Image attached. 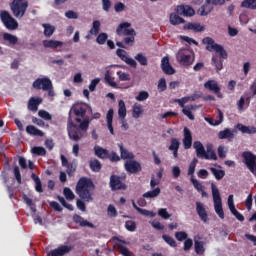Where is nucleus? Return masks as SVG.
<instances>
[{"mask_svg": "<svg viewBox=\"0 0 256 256\" xmlns=\"http://www.w3.org/2000/svg\"><path fill=\"white\" fill-rule=\"evenodd\" d=\"M90 123L91 120L87 116V105L73 106L69 111L67 122L69 139L72 141H81L87 135Z\"/></svg>", "mask_w": 256, "mask_h": 256, "instance_id": "nucleus-1", "label": "nucleus"}, {"mask_svg": "<svg viewBox=\"0 0 256 256\" xmlns=\"http://www.w3.org/2000/svg\"><path fill=\"white\" fill-rule=\"evenodd\" d=\"M129 27H131V23L123 22L120 23L116 29L117 36L124 37L122 42H116L117 47H120V49H127V47H133V45H135L137 32H135L133 28L129 29ZM125 45H127V47Z\"/></svg>", "mask_w": 256, "mask_h": 256, "instance_id": "nucleus-2", "label": "nucleus"}, {"mask_svg": "<svg viewBox=\"0 0 256 256\" xmlns=\"http://www.w3.org/2000/svg\"><path fill=\"white\" fill-rule=\"evenodd\" d=\"M202 43L206 46L207 51H215L219 53V61H217V56L212 57V65H215L216 71H221L223 69V59H227V50L223 46L215 43V40L211 37H205Z\"/></svg>", "mask_w": 256, "mask_h": 256, "instance_id": "nucleus-3", "label": "nucleus"}, {"mask_svg": "<svg viewBox=\"0 0 256 256\" xmlns=\"http://www.w3.org/2000/svg\"><path fill=\"white\" fill-rule=\"evenodd\" d=\"M95 191V184L93 180L87 177H82L76 184V194L82 199V201H93V192Z\"/></svg>", "mask_w": 256, "mask_h": 256, "instance_id": "nucleus-4", "label": "nucleus"}, {"mask_svg": "<svg viewBox=\"0 0 256 256\" xmlns=\"http://www.w3.org/2000/svg\"><path fill=\"white\" fill-rule=\"evenodd\" d=\"M212 197L214 201V209L215 213L218 215L220 219H225V212L223 211V202L221 200V192H219V188L215 183L211 184Z\"/></svg>", "mask_w": 256, "mask_h": 256, "instance_id": "nucleus-5", "label": "nucleus"}, {"mask_svg": "<svg viewBox=\"0 0 256 256\" xmlns=\"http://www.w3.org/2000/svg\"><path fill=\"white\" fill-rule=\"evenodd\" d=\"M27 7H29V2L25 0H13L10 4V9L16 19H22V17H25Z\"/></svg>", "mask_w": 256, "mask_h": 256, "instance_id": "nucleus-6", "label": "nucleus"}, {"mask_svg": "<svg viewBox=\"0 0 256 256\" xmlns=\"http://www.w3.org/2000/svg\"><path fill=\"white\" fill-rule=\"evenodd\" d=\"M0 19L6 29H9L10 31H15V29L19 27V23H17V20L11 17V14L7 12V10L0 11Z\"/></svg>", "mask_w": 256, "mask_h": 256, "instance_id": "nucleus-7", "label": "nucleus"}, {"mask_svg": "<svg viewBox=\"0 0 256 256\" xmlns=\"http://www.w3.org/2000/svg\"><path fill=\"white\" fill-rule=\"evenodd\" d=\"M242 157L244 159V163H245L246 167L256 177V156L249 151H245L242 153Z\"/></svg>", "mask_w": 256, "mask_h": 256, "instance_id": "nucleus-8", "label": "nucleus"}, {"mask_svg": "<svg viewBox=\"0 0 256 256\" xmlns=\"http://www.w3.org/2000/svg\"><path fill=\"white\" fill-rule=\"evenodd\" d=\"M53 85V82H51V79L47 77L43 78H37L33 83L32 87L37 90L47 91Z\"/></svg>", "mask_w": 256, "mask_h": 256, "instance_id": "nucleus-9", "label": "nucleus"}, {"mask_svg": "<svg viewBox=\"0 0 256 256\" xmlns=\"http://www.w3.org/2000/svg\"><path fill=\"white\" fill-rule=\"evenodd\" d=\"M124 169L127 171V173H130L131 175H135L139 173L143 168L141 167V163H139L136 160H128L124 163Z\"/></svg>", "mask_w": 256, "mask_h": 256, "instance_id": "nucleus-10", "label": "nucleus"}, {"mask_svg": "<svg viewBox=\"0 0 256 256\" xmlns=\"http://www.w3.org/2000/svg\"><path fill=\"white\" fill-rule=\"evenodd\" d=\"M110 187L112 191H125L127 189V184L121 182V177L117 175L110 176Z\"/></svg>", "mask_w": 256, "mask_h": 256, "instance_id": "nucleus-11", "label": "nucleus"}, {"mask_svg": "<svg viewBox=\"0 0 256 256\" xmlns=\"http://www.w3.org/2000/svg\"><path fill=\"white\" fill-rule=\"evenodd\" d=\"M73 251L72 245H60L58 248L51 250L48 256H65Z\"/></svg>", "mask_w": 256, "mask_h": 256, "instance_id": "nucleus-12", "label": "nucleus"}, {"mask_svg": "<svg viewBox=\"0 0 256 256\" xmlns=\"http://www.w3.org/2000/svg\"><path fill=\"white\" fill-rule=\"evenodd\" d=\"M116 55L121 59V61H124L127 65H130L133 69H137V62L133 60V58H129L127 56V52L123 49H117Z\"/></svg>", "mask_w": 256, "mask_h": 256, "instance_id": "nucleus-13", "label": "nucleus"}, {"mask_svg": "<svg viewBox=\"0 0 256 256\" xmlns=\"http://www.w3.org/2000/svg\"><path fill=\"white\" fill-rule=\"evenodd\" d=\"M184 138L182 140L184 149H191L193 145V134L191 133V130L187 127H184L183 129Z\"/></svg>", "mask_w": 256, "mask_h": 256, "instance_id": "nucleus-14", "label": "nucleus"}, {"mask_svg": "<svg viewBox=\"0 0 256 256\" xmlns=\"http://www.w3.org/2000/svg\"><path fill=\"white\" fill-rule=\"evenodd\" d=\"M176 13L178 15H183V17H193V15H195V10L189 5H179L176 8Z\"/></svg>", "mask_w": 256, "mask_h": 256, "instance_id": "nucleus-15", "label": "nucleus"}, {"mask_svg": "<svg viewBox=\"0 0 256 256\" xmlns=\"http://www.w3.org/2000/svg\"><path fill=\"white\" fill-rule=\"evenodd\" d=\"M196 213L203 223H207V221H209V215L207 214V210L205 209V205H203V203L196 202Z\"/></svg>", "mask_w": 256, "mask_h": 256, "instance_id": "nucleus-16", "label": "nucleus"}, {"mask_svg": "<svg viewBox=\"0 0 256 256\" xmlns=\"http://www.w3.org/2000/svg\"><path fill=\"white\" fill-rule=\"evenodd\" d=\"M161 69L165 75H175V69L169 63V57L162 58Z\"/></svg>", "mask_w": 256, "mask_h": 256, "instance_id": "nucleus-17", "label": "nucleus"}, {"mask_svg": "<svg viewBox=\"0 0 256 256\" xmlns=\"http://www.w3.org/2000/svg\"><path fill=\"white\" fill-rule=\"evenodd\" d=\"M43 103V98L40 97H31L28 101V110L33 111V113H36L39 109V105Z\"/></svg>", "mask_w": 256, "mask_h": 256, "instance_id": "nucleus-18", "label": "nucleus"}, {"mask_svg": "<svg viewBox=\"0 0 256 256\" xmlns=\"http://www.w3.org/2000/svg\"><path fill=\"white\" fill-rule=\"evenodd\" d=\"M211 11H213V5L209 0H206V2L198 9L197 13L201 17H207Z\"/></svg>", "mask_w": 256, "mask_h": 256, "instance_id": "nucleus-19", "label": "nucleus"}, {"mask_svg": "<svg viewBox=\"0 0 256 256\" xmlns=\"http://www.w3.org/2000/svg\"><path fill=\"white\" fill-rule=\"evenodd\" d=\"M74 223L80 225V227H90V229H94L95 225L87 220L84 217H81L78 214H74L73 216Z\"/></svg>", "mask_w": 256, "mask_h": 256, "instance_id": "nucleus-20", "label": "nucleus"}, {"mask_svg": "<svg viewBox=\"0 0 256 256\" xmlns=\"http://www.w3.org/2000/svg\"><path fill=\"white\" fill-rule=\"evenodd\" d=\"M205 89H208V91H212V93H215L216 95H219L221 93V88L219 87V84L215 80H208L204 84Z\"/></svg>", "mask_w": 256, "mask_h": 256, "instance_id": "nucleus-21", "label": "nucleus"}, {"mask_svg": "<svg viewBox=\"0 0 256 256\" xmlns=\"http://www.w3.org/2000/svg\"><path fill=\"white\" fill-rule=\"evenodd\" d=\"M234 133H237V130L231 131V129L226 128L218 133V139H228L231 141L232 139H235Z\"/></svg>", "mask_w": 256, "mask_h": 256, "instance_id": "nucleus-22", "label": "nucleus"}, {"mask_svg": "<svg viewBox=\"0 0 256 256\" xmlns=\"http://www.w3.org/2000/svg\"><path fill=\"white\" fill-rule=\"evenodd\" d=\"M42 45L45 49H57V47H63V42L59 40H43Z\"/></svg>", "mask_w": 256, "mask_h": 256, "instance_id": "nucleus-23", "label": "nucleus"}, {"mask_svg": "<svg viewBox=\"0 0 256 256\" xmlns=\"http://www.w3.org/2000/svg\"><path fill=\"white\" fill-rule=\"evenodd\" d=\"M120 149V159H129L130 161L135 159V154L133 152H129L127 148L123 147V144H118Z\"/></svg>", "mask_w": 256, "mask_h": 256, "instance_id": "nucleus-24", "label": "nucleus"}, {"mask_svg": "<svg viewBox=\"0 0 256 256\" xmlns=\"http://www.w3.org/2000/svg\"><path fill=\"white\" fill-rule=\"evenodd\" d=\"M94 153L98 159H108L109 157V150L101 147V146H95L94 147Z\"/></svg>", "mask_w": 256, "mask_h": 256, "instance_id": "nucleus-25", "label": "nucleus"}, {"mask_svg": "<svg viewBox=\"0 0 256 256\" xmlns=\"http://www.w3.org/2000/svg\"><path fill=\"white\" fill-rule=\"evenodd\" d=\"M236 129H238V131H241V133H246L247 135H255L256 133V128L254 126H245L241 123H238L236 125Z\"/></svg>", "mask_w": 256, "mask_h": 256, "instance_id": "nucleus-26", "label": "nucleus"}, {"mask_svg": "<svg viewBox=\"0 0 256 256\" xmlns=\"http://www.w3.org/2000/svg\"><path fill=\"white\" fill-rule=\"evenodd\" d=\"M184 29H187L189 31H194L195 33H201L205 31V26H202L199 23H188L184 25Z\"/></svg>", "mask_w": 256, "mask_h": 256, "instance_id": "nucleus-27", "label": "nucleus"}, {"mask_svg": "<svg viewBox=\"0 0 256 256\" xmlns=\"http://www.w3.org/2000/svg\"><path fill=\"white\" fill-rule=\"evenodd\" d=\"M26 133H28V135H33L34 137H43L45 135L43 131L37 129V127L33 125H28L26 127Z\"/></svg>", "mask_w": 256, "mask_h": 256, "instance_id": "nucleus-28", "label": "nucleus"}, {"mask_svg": "<svg viewBox=\"0 0 256 256\" xmlns=\"http://www.w3.org/2000/svg\"><path fill=\"white\" fill-rule=\"evenodd\" d=\"M89 167L94 173H99L102 169L101 162L97 158H93L89 161Z\"/></svg>", "mask_w": 256, "mask_h": 256, "instance_id": "nucleus-29", "label": "nucleus"}, {"mask_svg": "<svg viewBox=\"0 0 256 256\" xmlns=\"http://www.w3.org/2000/svg\"><path fill=\"white\" fill-rule=\"evenodd\" d=\"M177 59L178 61H180V63H183L184 65H191V55L185 54L181 50L178 52Z\"/></svg>", "mask_w": 256, "mask_h": 256, "instance_id": "nucleus-30", "label": "nucleus"}, {"mask_svg": "<svg viewBox=\"0 0 256 256\" xmlns=\"http://www.w3.org/2000/svg\"><path fill=\"white\" fill-rule=\"evenodd\" d=\"M218 115H219V120H215L213 118H205V121H207V123H209V125H212L213 127H217V125H221V123H223V111L218 109Z\"/></svg>", "mask_w": 256, "mask_h": 256, "instance_id": "nucleus-31", "label": "nucleus"}, {"mask_svg": "<svg viewBox=\"0 0 256 256\" xmlns=\"http://www.w3.org/2000/svg\"><path fill=\"white\" fill-rule=\"evenodd\" d=\"M193 147L196 150L197 157L201 159L202 156L205 155V147L203 146V143H201L200 141H195Z\"/></svg>", "mask_w": 256, "mask_h": 256, "instance_id": "nucleus-32", "label": "nucleus"}, {"mask_svg": "<svg viewBox=\"0 0 256 256\" xmlns=\"http://www.w3.org/2000/svg\"><path fill=\"white\" fill-rule=\"evenodd\" d=\"M118 116L120 119H125V117H127V107L123 100H119L118 102Z\"/></svg>", "mask_w": 256, "mask_h": 256, "instance_id": "nucleus-33", "label": "nucleus"}, {"mask_svg": "<svg viewBox=\"0 0 256 256\" xmlns=\"http://www.w3.org/2000/svg\"><path fill=\"white\" fill-rule=\"evenodd\" d=\"M194 249H195L196 255H203L205 253V242L195 240Z\"/></svg>", "mask_w": 256, "mask_h": 256, "instance_id": "nucleus-34", "label": "nucleus"}, {"mask_svg": "<svg viewBox=\"0 0 256 256\" xmlns=\"http://www.w3.org/2000/svg\"><path fill=\"white\" fill-rule=\"evenodd\" d=\"M104 80L105 83H107V85H109L110 87L117 88V82L115 81V77L111 76V72L109 70L105 72Z\"/></svg>", "mask_w": 256, "mask_h": 256, "instance_id": "nucleus-35", "label": "nucleus"}, {"mask_svg": "<svg viewBox=\"0 0 256 256\" xmlns=\"http://www.w3.org/2000/svg\"><path fill=\"white\" fill-rule=\"evenodd\" d=\"M161 194V188L157 187L151 191L145 192L143 194L144 199H155V197H159Z\"/></svg>", "mask_w": 256, "mask_h": 256, "instance_id": "nucleus-36", "label": "nucleus"}, {"mask_svg": "<svg viewBox=\"0 0 256 256\" xmlns=\"http://www.w3.org/2000/svg\"><path fill=\"white\" fill-rule=\"evenodd\" d=\"M3 40L7 41L9 45H17V43L19 42V38H17V36L9 33L3 34Z\"/></svg>", "mask_w": 256, "mask_h": 256, "instance_id": "nucleus-37", "label": "nucleus"}, {"mask_svg": "<svg viewBox=\"0 0 256 256\" xmlns=\"http://www.w3.org/2000/svg\"><path fill=\"white\" fill-rule=\"evenodd\" d=\"M195 109V106L193 105H187L186 107H184V109L182 110L183 115H185L186 117H188V119H190V121H195V116L193 115V113L191 111H193Z\"/></svg>", "mask_w": 256, "mask_h": 256, "instance_id": "nucleus-38", "label": "nucleus"}, {"mask_svg": "<svg viewBox=\"0 0 256 256\" xmlns=\"http://www.w3.org/2000/svg\"><path fill=\"white\" fill-rule=\"evenodd\" d=\"M170 23L171 25H181V23H185V19L181 18L177 13H171Z\"/></svg>", "mask_w": 256, "mask_h": 256, "instance_id": "nucleus-39", "label": "nucleus"}, {"mask_svg": "<svg viewBox=\"0 0 256 256\" xmlns=\"http://www.w3.org/2000/svg\"><path fill=\"white\" fill-rule=\"evenodd\" d=\"M209 171H211L212 175H214V177L217 181H221V179H223V177H225V171L224 170H219L217 168L210 167Z\"/></svg>", "mask_w": 256, "mask_h": 256, "instance_id": "nucleus-40", "label": "nucleus"}, {"mask_svg": "<svg viewBox=\"0 0 256 256\" xmlns=\"http://www.w3.org/2000/svg\"><path fill=\"white\" fill-rule=\"evenodd\" d=\"M240 7L256 11V0H244L241 2Z\"/></svg>", "mask_w": 256, "mask_h": 256, "instance_id": "nucleus-41", "label": "nucleus"}, {"mask_svg": "<svg viewBox=\"0 0 256 256\" xmlns=\"http://www.w3.org/2000/svg\"><path fill=\"white\" fill-rule=\"evenodd\" d=\"M101 30V22L99 20L93 21L92 28L90 29V35H99V31Z\"/></svg>", "mask_w": 256, "mask_h": 256, "instance_id": "nucleus-42", "label": "nucleus"}, {"mask_svg": "<svg viewBox=\"0 0 256 256\" xmlns=\"http://www.w3.org/2000/svg\"><path fill=\"white\" fill-rule=\"evenodd\" d=\"M189 101H195V97L194 96H186V97H183L181 99H177L176 100V103H178V105L180 107H182L183 109H185V103H189Z\"/></svg>", "mask_w": 256, "mask_h": 256, "instance_id": "nucleus-43", "label": "nucleus"}, {"mask_svg": "<svg viewBox=\"0 0 256 256\" xmlns=\"http://www.w3.org/2000/svg\"><path fill=\"white\" fill-rule=\"evenodd\" d=\"M42 27H44V35L45 37H51L53 33H55V26L51 24H43Z\"/></svg>", "mask_w": 256, "mask_h": 256, "instance_id": "nucleus-44", "label": "nucleus"}, {"mask_svg": "<svg viewBox=\"0 0 256 256\" xmlns=\"http://www.w3.org/2000/svg\"><path fill=\"white\" fill-rule=\"evenodd\" d=\"M141 115H143V109L141 108V105L135 104L133 106L132 117H134V119H139Z\"/></svg>", "mask_w": 256, "mask_h": 256, "instance_id": "nucleus-45", "label": "nucleus"}, {"mask_svg": "<svg viewBox=\"0 0 256 256\" xmlns=\"http://www.w3.org/2000/svg\"><path fill=\"white\" fill-rule=\"evenodd\" d=\"M32 153L34 155H38L39 157H45V155H47V150H45L42 146H36L32 148Z\"/></svg>", "mask_w": 256, "mask_h": 256, "instance_id": "nucleus-46", "label": "nucleus"}, {"mask_svg": "<svg viewBox=\"0 0 256 256\" xmlns=\"http://www.w3.org/2000/svg\"><path fill=\"white\" fill-rule=\"evenodd\" d=\"M111 163H119L121 156L115 151L108 152V158Z\"/></svg>", "mask_w": 256, "mask_h": 256, "instance_id": "nucleus-47", "label": "nucleus"}, {"mask_svg": "<svg viewBox=\"0 0 256 256\" xmlns=\"http://www.w3.org/2000/svg\"><path fill=\"white\" fill-rule=\"evenodd\" d=\"M180 146H181V142H179V139L171 138L170 146L168 147V149L169 151H175V150H179Z\"/></svg>", "mask_w": 256, "mask_h": 256, "instance_id": "nucleus-48", "label": "nucleus"}, {"mask_svg": "<svg viewBox=\"0 0 256 256\" xmlns=\"http://www.w3.org/2000/svg\"><path fill=\"white\" fill-rule=\"evenodd\" d=\"M107 39H109V35L102 32L97 36L96 43H98V45H105V43H107Z\"/></svg>", "mask_w": 256, "mask_h": 256, "instance_id": "nucleus-49", "label": "nucleus"}, {"mask_svg": "<svg viewBox=\"0 0 256 256\" xmlns=\"http://www.w3.org/2000/svg\"><path fill=\"white\" fill-rule=\"evenodd\" d=\"M197 163H198V160L197 158H194L190 165H189V168H188V175L191 177V179L194 177L195 175V167H197Z\"/></svg>", "mask_w": 256, "mask_h": 256, "instance_id": "nucleus-50", "label": "nucleus"}, {"mask_svg": "<svg viewBox=\"0 0 256 256\" xmlns=\"http://www.w3.org/2000/svg\"><path fill=\"white\" fill-rule=\"evenodd\" d=\"M175 239H177L180 242L185 241L186 239H189V234L185 231H178L174 234Z\"/></svg>", "mask_w": 256, "mask_h": 256, "instance_id": "nucleus-51", "label": "nucleus"}, {"mask_svg": "<svg viewBox=\"0 0 256 256\" xmlns=\"http://www.w3.org/2000/svg\"><path fill=\"white\" fill-rule=\"evenodd\" d=\"M162 239L165 241V243H167V245H169L170 247H177V241H175V239H173V237L169 236V235H162Z\"/></svg>", "mask_w": 256, "mask_h": 256, "instance_id": "nucleus-52", "label": "nucleus"}, {"mask_svg": "<svg viewBox=\"0 0 256 256\" xmlns=\"http://www.w3.org/2000/svg\"><path fill=\"white\" fill-rule=\"evenodd\" d=\"M201 159L217 161V154L213 150L208 151V153L204 152V155L202 156Z\"/></svg>", "mask_w": 256, "mask_h": 256, "instance_id": "nucleus-53", "label": "nucleus"}, {"mask_svg": "<svg viewBox=\"0 0 256 256\" xmlns=\"http://www.w3.org/2000/svg\"><path fill=\"white\" fill-rule=\"evenodd\" d=\"M134 59L136 61H138V63H140V65L142 66H147L148 65V60L147 58L145 57V55H143L142 53H138Z\"/></svg>", "mask_w": 256, "mask_h": 256, "instance_id": "nucleus-54", "label": "nucleus"}, {"mask_svg": "<svg viewBox=\"0 0 256 256\" xmlns=\"http://www.w3.org/2000/svg\"><path fill=\"white\" fill-rule=\"evenodd\" d=\"M116 75L118 76L119 81H131V75L127 72L118 71Z\"/></svg>", "mask_w": 256, "mask_h": 256, "instance_id": "nucleus-55", "label": "nucleus"}, {"mask_svg": "<svg viewBox=\"0 0 256 256\" xmlns=\"http://www.w3.org/2000/svg\"><path fill=\"white\" fill-rule=\"evenodd\" d=\"M117 247L123 256H134L133 252H131L129 249H127L125 246L121 244H117Z\"/></svg>", "mask_w": 256, "mask_h": 256, "instance_id": "nucleus-56", "label": "nucleus"}, {"mask_svg": "<svg viewBox=\"0 0 256 256\" xmlns=\"http://www.w3.org/2000/svg\"><path fill=\"white\" fill-rule=\"evenodd\" d=\"M66 167V173L69 177H73L75 175V171H77V166L73 163L68 164Z\"/></svg>", "mask_w": 256, "mask_h": 256, "instance_id": "nucleus-57", "label": "nucleus"}, {"mask_svg": "<svg viewBox=\"0 0 256 256\" xmlns=\"http://www.w3.org/2000/svg\"><path fill=\"white\" fill-rule=\"evenodd\" d=\"M63 193L65 198L68 199V201H73V199H75V194L73 193L71 188H68V187L64 188Z\"/></svg>", "mask_w": 256, "mask_h": 256, "instance_id": "nucleus-58", "label": "nucleus"}, {"mask_svg": "<svg viewBox=\"0 0 256 256\" xmlns=\"http://www.w3.org/2000/svg\"><path fill=\"white\" fill-rule=\"evenodd\" d=\"M125 228L127 229V231L133 232L135 231V229H137V224L133 220H128L125 223Z\"/></svg>", "mask_w": 256, "mask_h": 256, "instance_id": "nucleus-59", "label": "nucleus"}, {"mask_svg": "<svg viewBox=\"0 0 256 256\" xmlns=\"http://www.w3.org/2000/svg\"><path fill=\"white\" fill-rule=\"evenodd\" d=\"M147 99H149V92L147 91H140L136 96V101H147Z\"/></svg>", "mask_w": 256, "mask_h": 256, "instance_id": "nucleus-60", "label": "nucleus"}, {"mask_svg": "<svg viewBox=\"0 0 256 256\" xmlns=\"http://www.w3.org/2000/svg\"><path fill=\"white\" fill-rule=\"evenodd\" d=\"M191 183L195 189H197L199 192L203 191V184L199 182V180L195 178H191Z\"/></svg>", "mask_w": 256, "mask_h": 256, "instance_id": "nucleus-61", "label": "nucleus"}, {"mask_svg": "<svg viewBox=\"0 0 256 256\" xmlns=\"http://www.w3.org/2000/svg\"><path fill=\"white\" fill-rule=\"evenodd\" d=\"M158 215L159 217H161L162 219H169L171 217V214H169V212H167V210L165 208H161L158 210Z\"/></svg>", "mask_w": 256, "mask_h": 256, "instance_id": "nucleus-62", "label": "nucleus"}, {"mask_svg": "<svg viewBox=\"0 0 256 256\" xmlns=\"http://www.w3.org/2000/svg\"><path fill=\"white\" fill-rule=\"evenodd\" d=\"M108 217H117V209L113 205H109L107 209Z\"/></svg>", "mask_w": 256, "mask_h": 256, "instance_id": "nucleus-63", "label": "nucleus"}, {"mask_svg": "<svg viewBox=\"0 0 256 256\" xmlns=\"http://www.w3.org/2000/svg\"><path fill=\"white\" fill-rule=\"evenodd\" d=\"M191 247H193V239L188 238V239L184 240L183 250L184 251H191Z\"/></svg>", "mask_w": 256, "mask_h": 256, "instance_id": "nucleus-64", "label": "nucleus"}]
</instances>
